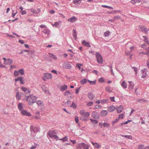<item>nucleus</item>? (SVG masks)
<instances>
[{
  "instance_id": "64",
  "label": "nucleus",
  "mask_w": 149,
  "mask_h": 149,
  "mask_svg": "<svg viewBox=\"0 0 149 149\" xmlns=\"http://www.w3.org/2000/svg\"><path fill=\"white\" fill-rule=\"evenodd\" d=\"M80 88H77L76 90H75V93L76 94H77L78 93L79 91V90Z\"/></svg>"
},
{
  "instance_id": "60",
  "label": "nucleus",
  "mask_w": 149,
  "mask_h": 149,
  "mask_svg": "<svg viewBox=\"0 0 149 149\" xmlns=\"http://www.w3.org/2000/svg\"><path fill=\"white\" fill-rule=\"evenodd\" d=\"M141 47L145 49V48H147V47H146V45L145 44H143L142 45H141Z\"/></svg>"
},
{
  "instance_id": "40",
  "label": "nucleus",
  "mask_w": 149,
  "mask_h": 149,
  "mask_svg": "<svg viewBox=\"0 0 149 149\" xmlns=\"http://www.w3.org/2000/svg\"><path fill=\"white\" fill-rule=\"evenodd\" d=\"M88 81L91 85H95L96 84L95 80L94 81H92L90 80H88Z\"/></svg>"
},
{
  "instance_id": "36",
  "label": "nucleus",
  "mask_w": 149,
  "mask_h": 149,
  "mask_svg": "<svg viewBox=\"0 0 149 149\" xmlns=\"http://www.w3.org/2000/svg\"><path fill=\"white\" fill-rule=\"evenodd\" d=\"M22 79H23V78L22 77H18L17 78H16L15 79V82H17V81H21Z\"/></svg>"
},
{
  "instance_id": "39",
  "label": "nucleus",
  "mask_w": 149,
  "mask_h": 149,
  "mask_svg": "<svg viewBox=\"0 0 149 149\" xmlns=\"http://www.w3.org/2000/svg\"><path fill=\"white\" fill-rule=\"evenodd\" d=\"M59 22H55L54 24H53L52 25L54 27L55 26L56 27H58L59 26Z\"/></svg>"
},
{
  "instance_id": "8",
  "label": "nucleus",
  "mask_w": 149,
  "mask_h": 149,
  "mask_svg": "<svg viewBox=\"0 0 149 149\" xmlns=\"http://www.w3.org/2000/svg\"><path fill=\"white\" fill-rule=\"evenodd\" d=\"M90 115V113H88L87 114H86V115L82 116L80 117V119L82 121H86L88 119V117Z\"/></svg>"
},
{
  "instance_id": "4",
  "label": "nucleus",
  "mask_w": 149,
  "mask_h": 149,
  "mask_svg": "<svg viewBox=\"0 0 149 149\" xmlns=\"http://www.w3.org/2000/svg\"><path fill=\"white\" fill-rule=\"evenodd\" d=\"M97 62L98 63L101 64L103 62L102 57L101 54L97 52L95 54Z\"/></svg>"
},
{
  "instance_id": "25",
  "label": "nucleus",
  "mask_w": 149,
  "mask_h": 149,
  "mask_svg": "<svg viewBox=\"0 0 149 149\" xmlns=\"http://www.w3.org/2000/svg\"><path fill=\"white\" fill-rule=\"evenodd\" d=\"M73 36L74 39L76 40L77 38V33L75 29H73Z\"/></svg>"
},
{
  "instance_id": "11",
  "label": "nucleus",
  "mask_w": 149,
  "mask_h": 149,
  "mask_svg": "<svg viewBox=\"0 0 149 149\" xmlns=\"http://www.w3.org/2000/svg\"><path fill=\"white\" fill-rule=\"evenodd\" d=\"M13 60L10 58H8L6 61L4 62V63L6 65H10L13 63Z\"/></svg>"
},
{
  "instance_id": "27",
  "label": "nucleus",
  "mask_w": 149,
  "mask_h": 149,
  "mask_svg": "<svg viewBox=\"0 0 149 149\" xmlns=\"http://www.w3.org/2000/svg\"><path fill=\"white\" fill-rule=\"evenodd\" d=\"M129 88L130 90H132L134 87L133 84L132 83V81H129Z\"/></svg>"
},
{
  "instance_id": "56",
  "label": "nucleus",
  "mask_w": 149,
  "mask_h": 149,
  "mask_svg": "<svg viewBox=\"0 0 149 149\" xmlns=\"http://www.w3.org/2000/svg\"><path fill=\"white\" fill-rule=\"evenodd\" d=\"M144 146L143 145H139L138 146V148L139 149H143V148Z\"/></svg>"
},
{
  "instance_id": "33",
  "label": "nucleus",
  "mask_w": 149,
  "mask_h": 149,
  "mask_svg": "<svg viewBox=\"0 0 149 149\" xmlns=\"http://www.w3.org/2000/svg\"><path fill=\"white\" fill-rule=\"evenodd\" d=\"M121 136L122 137H125L129 139H132V137L131 135H121Z\"/></svg>"
},
{
  "instance_id": "18",
  "label": "nucleus",
  "mask_w": 149,
  "mask_h": 149,
  "mask_svg": "<svg viewBox=\"0 0 149 149\" xmlns=\"http://www.w3.org/2000/svg\"><path fill=\"white\" fill-rule=\"evenodd\" d=\"M67 86L65 84H63L61 86L59 89L61 91H64L67 89Z\"/></svg>"
},
{
  "instance_id": "22",
  "label": "nucleus",
  "mask_w": 149,
  "mask_h": 149,
  "mask_svg": "<svg viewBox=\"0 0 149 149\" xmlns=\"http://www.w3.org/2000/svg\"><path fill=\"white\" fill-rule=\"evenodd\" d=\"M31 11L33 12V13L35 14H38L40 12V9L39 8H38L35 10H33L32 9H31Z\"/></svg>"
},
{
  "instance_id": "30",
  "label": "nucleus",
  "mask_w": 149,
  "mask_h": 149,
  "mask_svg": "<svg viewBox=\"0 0 149 149\" xmlns=\"http://www.w3.org/2000/svg\"><path fill=\"white\" fill-rule=\"evenodd\" d=\"M49 56L53 59L56 60L57 59L56 57L54 55L50 53H49Z\"/></svg>"
},
{
  "instance_id": "35",
  "label": "nucleus",
  "mask_w": 149,
  "mask_h": 149,
  "mask_svg": "<svg viewBox=\"0 0 149 149\" xmlns=\"http://www.w3.org/2000/svg\"><path fill=\"white\" fill-rule=\"evenodd\" d=\"M90 120H91V122L93 124H96L98 123V122L96 120H93L92 119H90Z\"/></svg>"
},
{
  "instance_id": "5",
  "label": "nucleus",
  "mask_w": 149,
  "mask_h": 149,
  "mask_svg": "<svg viewBox=\"0 0 149 149\" xmlns=\"http://www.w3.org/2000/svg\"><path fill=\"white\" fill-rule=\"evenodd\" d=\"M91 116L95 119H99L100 117L99 113L95 111H94L92 112Z\"/></svg>"
},
{
  "instance_id": "16",
  "label": "nucleus",
  "mask_w": 149,
  "mask_h": 149,
  "mask_svg": "<svg viewBox=\"0 0 149 149\" xmlns=\"http://www.w3.org/2000/svg\"><path fill=\"white\" fill-rule=\"evenodd\" d=\"M116 109V107L113 105H111L108 108V110L109 111L112 112L114 111Z\"/></svg>"
},
{
  "instance_id": "20",
  "label": "nucleus",
  "mask_w": 149,
  "mask_h": 149,
  "mask_svg": "<svg viewBox=\"0 0 149 149\" xmlns=\"http://www.w3.org/2000/svg\"><path fill=\"white\" fill-rule=\"evenodd\" d=\"M45 77L47 79H51L52 77V75L50 73H45L44 74Z\"/></svg>"
},
{
  "instance_id": "47",
  "label": "nucleus",
  "mask_w": 149,
  "mask_h": 149,
  "mask_svg": "<svg viewBox=\"0 0 149 149\" xmlns=\"http://www.w3.org/2000/svg\"><path fill=\"white\" fill-rule=\"evenodd\" d=\"M102 6L104 8H108L111 9H113V8L112 7L106 5H102Z\"/></svg>"
},
{
  "instance_id": "32",
  "label": "nucleus",
  "mask_w": 149,
  "mask_h": 149,
  "mask_svg": "<svg viewBox=\"0 0 149 149\" xmlns=\"http://www.w3.org/2000/svg\"><path fill=\"white\" fill-rule=\"evenodd\" d=\"M16 98L17 99L19 100L21 99V95L18 92H17L16 94Z\"/></svg>"
},
{
  "instance_id": "37",
  "label": "nucleus",
  "mask_w": 149,
  "mask_h": 149,
  "mask_svg": "<svg viewBox=\"0 0 149 149\" xmlns=\"http://www.w3.org/2000/svg\"><path fill=\"white\" fill-rule=\"evenodd\" d=\"M81 0H73V2L74 4H79L81 3V2H79V1Z\"/></svg>"
},
{
  "instance_id": "49",
  "label": "nucleus",
  "mask_w": 149,
  "mask_h": 149,
  "mask_svg": "<svg viewBox=\"0 0 149 149\" xmlns=\"http://www.w3.org/2000/svg\"><path fill=\"white\" fill-rule=\"evenodd\" d=\"M103 126L104 127H109L110 125L108 123H103Z\"/></svg>"
},
{
  "instance_id": "7",
  "label": "nucleus",
  "mask_w": 149,
  "mask_h": 149,
  "mask_svg": "<svg viewBox=\"0 0 149 149\" xmlns=\"http://www.w3.org/2000/svg\"><path fill=\"white\" fill-rule=\"evenodd\" d=\"M30 130L32 134L35 133L39 130V128L37 127L31 126L30 127Z\"/></svg>"
},
{
  "instance_id": "28",
  "label": "nucleus",
  "mask_w": 149,
  "mask_h": 149,
  "mask_svg": "<svg viewBox=\"0 0 149 149\" xmlns=\"http://www.w3.org/2000/svg\"><path fill=\"white\" fill-rule=\"evenodd\" d=\"M88 113H89L88 112H86L85 110H81L80 111V113L81 115L84 116L86 115V114H87Z\"/></svg>"
},
{
  "instance_id": "38",
  "label": "nucleus",
  "mask_w": 149,
  "mask_h": 149,
  "mask_svg": "<svg viewBox=\"0 0 149 149\" xmlns=\"http://www.w3.org/2000/svg\"><path fill=\"white\" fill-rule=\"evenodd\" d=\"M143 38H145L144 41L147 44H149V42L148 40V38L146 37V36H143Z\"/></svg>"
},
{
  "instance_id": "2",
  "label": "nucleus",
  "mask_w": 149,
  "mask_h": 149,
  "mask_svg": "<svg viewBox=\"0 0 149 149\" xmlns=\"http://www.w3.org/2000/svg\"><path fill=\"white\" fill-rule=\"evenodd\" d=\"M77 149H89V145L87 143H81L76 146Z\"/></svg>"
},
{
  "instance_id": "12",
  "label": "nucleus",
  "mask_w": 149,
  "mask_h": 149,
  "mask_svg": "<svg viewBox=\"0 0 149 149\" xmlns=\"http://www.w3.org/2000/svg\"><path fill=\"white\" fill-rule=\"evenodd\" d=\"M22 90L23 91L25 94H27L28 93H30V91L29 89L25 87H22L21 88Z\"/></svg>"
},
{
  "instance_id": "53",
  "label": "nucleus",
  "mask_w": 149,
  "mask_h": 149,
  "mask_svg": "<svg viewBox=\"0 0 149 149\" xmlns=\"http://www.w3.org/2000/svg\"><path fill=\"white\" fill-rule=\"evenodd\" d=\"M101 108V106L100 105L96 106L93 109H98Z\"/></svg>"
},
{
  "instance_id": "13",
  "label": "nucleus",
  "mask_w": 149,
  "mask_h": 149,
  "mask_svg": "<svg viewBox=\"0 0 149 149\" xmlns=\"http://www.w3.org/2000/svg\"><path fill=\"white\" fill-rule=\"evenodd\" d=\"M71 65L69 63H65L63 65V68H64L70 69L71 68Z\"/></svg>"
},
{
  "instance_id": "24",
  "label": "nucleus",
  "mask_w": 149,
  "mask_h": 149,
  "mask_svg": "<svg viewBox=\"0 0 149 149\" xmlns=\"http://www.w3.org/2000/svg\"><path fill=\"white\" fill-rule=\"evenodd\" d=\"M18 108L20 111L22 110H23V106L22 104V103H19L18 105Z\"/></svg>"
},
{
  "instance_id": "48",
  "label": "nucleus",
  "mask_w": 149,
  "mask_h": 149,
  "mask_svg": "<svg viewBox=\"0 0 149 149\" xmlns=\"http://www.w3.org/2000/svg\"><path fill=\"white\" fill-rule=\"evenodd\" d=\"M70 107H71L73 108L74 109L76 108L77 107L76 104L75 103H74V102H72Z\"/></svg>"
},
{
  "instance_id": "26",
  "label": "nucleus",
  "mask_w": 149,
  "mask_h": 149,
  "mask_svg": "<svg viewBox=\"0 0 149 149\" xmlns=\"http://www.w3.org/2000/svg\"><path fill=\"white\" fill-rule=\"evenodd\" d=\"M88 80L85 78L84 79L80 81V83L81 84H86L88 81Z\"/></svg>"
},
{
  "instance_id": "23",
  "label": "nucleus",
  "mask_w": 149,
  "mask_h": 149,
  "mask_svg": "<svg viewBox=\"0 0 149 149\" xmlns=\"http://www.w3.org/2000/svg\"><path fill=\"white\" fill-rule=\"evenodd\" d=\"M121 85L122 87L124 89H125L127 88V85L125 81H123L121 84Z\"/></svg>"
},
{
  "instance_id": "29",
  "label": "nucleus",
  "mask_w": 149,
  "mask_h": 149,
  "mask_svg": "<svg viewBox=\"0 0 149 149\" xmlns=\"http://www.w3.org/2000/svg\"><path fill=\"white\" fill-rule=\"evenodd\" d=\"M36 103L39 106H42L43 105L42 102L41 100H38L36 102Z\"/></svg>"
},
{
  "instance_id": "43",
  "label": "nucleus",
  "mask_w": 149,
  "mask_h": 149,
  "mask_svg": "<svg viewBox=\"0 0 149 149\" xmlns=\"http://www.w3.org/2000/svg\"><path fill=\"white\" fill-rule=\"evenodd\" d=\"M99 82L102 83L104 82V78L103 77H101L98 79Z\"/></svg>"
},
{
  "instance_id": "45",
  "label": "nucleus",
  "mask_w": 149,
  "mask_h": 149,
  "mask_svg": "<svg viewBox=\"0 0 149 149\" xmlns=\"http://www.w3.org/2000/svg\"><path fill=\"white\" fill-rule=\"evenodd\" d=\"M58 140H62L63 142L65 141H68V138L67 136H65L63 138L61 139H59Z\"/></svg>"
},
{
  "instance_id": "14",
  "label": "nucleus",
  "mask_w": 149,
  "mask_h": 149,
  "mask_svg": "<svg viewBox=\"0 0 149 149\" xmlns=\"http://www.w3.org/2000/svg\"><path fill=\"white\" fill-rule=\"evenodd\" d=\"M108 114V111L107 110H103L101 111L100 112L101 116L103 117L106 116Z\"/></svg>"
},
{
  "instance_id": "57",
  "label": "nucleus",
  "mask_w": 149,
  "mask_h": 149,
  "mask_svg": "<svg viewBox=\"0 0 149 149\" xmlns=\"http://www.w3.org/2000/svg\"><path fill=\"white\" fill-rule=\"evenodd\" d=\"M106 90L109 92H111V90L110 88L109 87H107L106 88Z\"/></svg>"
},
{
  "instance_id": "34",
  "label": "nucleus",
  "mask_w": 149,
  "mask_h": 149,
  "mask_svg": "<svg viewBox=\"0 0 149 149\" xmlns=\"http://www.w3.org/2000/svg\"><path fill=\"white\" fill-rule=\"evenodd\" d=\"M18 71L19 74H20L21 75H23L24 74V70L23 69L19 70Z\"/></svg>"
},
{
  "instance_id": "59",
  "label": "nucleus",
  "mask_w": 149,
  "mask_h": 149,
  "mask_svg": "<svg viewBox=\"0 0 149 149\" xmlns=\"http://www.w3.org/2000/svg\"><path fill=\"white\" fill-rule=\"evenodd\" d=\"M120 18V17L119 16H115L113 17V19H118Z\"/></svg>"
},
{
  "instance_id": "55",
  "label": "nucleus",
  "mask_w": 149,
  "mask_h": 149,
  "mask_svg": "<svg viewBox=\"0 0 149 149\" xmlns=\"http://www.w3.org/2000/svg\"><path fill=\"white\" fill-rule=\"evenodd\" d=\"M95 147L97 148H98L100 147V145L97 143H95Z\"/></svg>"
},
{
  "instance_id": "6",
  "label": "nucleus",
  "mask_w": 149,
  "mask_h": 149,
  "mask_svg": "<svg viewBox=\"0 0 149 149\" xmlns=\"http://www.w3.org/2000/svg\"><path fill=\"white\" fill-rule=\"evenodd\" d=\"M141 72L142 74L141 76L142 78H145L147 77L148 75L147 74V73L148 72V71L147 68H144L143 70H141Z\"/></svg>"
},
{
  "instance_id": "63",
  "label": "nucleus",
  "mask_w": 149,
  "mask_h": 149,
  "mask_svg": "<svg viewBox=\"0 0 149 149\" xmlns=\"http://www.w3.org/2000/svg\"><path fill=\"white\" fill-rule=\"evenodd\" d=\"M110 99L111 101H112V102H115V101L114 100V97H110Z\"/></svg>"
},
{
  "instance_id": "51",
  "label": "nucleus",
  "mask_w": 149,
  "mask_h": 149,
  "mask_svg": "<svg viewBox=\"0 0 149 149\" xmlns=\"http://www.w3.org/2000/svg\"><path fill=\"white\" fill-rule=\"evenodd\" d=\"M124 114L123 113H122L119 115L118 117V119H122L123 118Z\"/></svg>"
},
{
  "instance_id": "9",
  "label": "nucleus",
  "mask_w": 149,
  "mask_h": 149,
  "mask_svg": "<svg viewBox=\"0 0 149 149\" xmlns=\"http://www.w3.org/2000/svg\"><path fill=\"white\" fill-rule=\"evenodd\" d=\"M20 112L21 114L23 115L26 116H30L31 115L30 112H27V111L25 110H23L20 111Z\"/></svg>"
},
{
  "instance_id": "62",
  "label": "nucleus",
  "mask_w": 149,
  "mask_h": 149,
  "mask_svg": "<svg viewBox=\"0 0 149 149\" xmlns=\"http://www.w3.org/2000/svg\"><path fill=\"white\" fill-rule=\"evenodd\" d=\"M70 101L69 100H68L67 102L66 103V105L69 106L70 104Z\"/></svg>"
},
{
  "instance_id": "50",
  "label": "nucleus",
  "mask_w": 149,
  "mask_h": 149,
  "mask_svg": "<svg viewBox=\"0 0 149 149\" xmlns=\"http://www.w3.org/2000/svg\"><path fill=\"white\" fill-rule=\"evenodd\" d=\"M93 102H88L87 104V106H91L93 105Z\"/></svg>"
},
{
  "instance_id": "41",
  "label": "nucleus",
  "mask_w": 149,
  "mask_h": 149,
  "mask_svg": "<svg viewBox=\"0 0 149 149\" xmlns=\"http://www.w3.org/2000/svg\"><path fill=\"white\" fill-rule=\"evenodd\" d=\"M110 32L109 31L105 32L104 33V35L105 37H107L109 36Z\"/></svg>"
},
{
  "instance_id": "52",
  "label": "nucleus",
  "mask_w": 149,
  "mask_h": 149,
  "mask_svg": "<svg viewBox=\"0 0 149 149\" xmlns=\"http://www.w3.org/2000/svg\"><path fill=\"white\" fill-rule=\"evenodd\" d=\"M75 121L77 123H78L79 122V118L77 116H76L75 117Z\"/></svg>"
},
{
  "instance_id": "61",
  "label": "nucleus",
  "mask_w": 149,
  "mask_h": 149,
  "mask_svg": "<svg viewBox=\"0 0 149 149\" xmlns=\"http://www.w3.org/2000/svg\"><path fill=\"white\" fill-rule=\"evenodd\" d=\"M101 102L102 103H106L107 101L106 100H104V99H103V100H101Z\"/></svg>"
},
{
  "instance_id": "10",
  "label": "nucleus",
  "mask_w": 149,
  "mask_h": 149,
  "mask_svg": "<svg viewBox=\"0 0 149 149\" xmlns=\"http://www.w3.org/2000/svg\"><path fill=\"white\" fill-rule=\"evenodd\" d=\"M77 20V18L75 16H73L68 19V21L71 23H73L76 22Z\"/></svg>"
},
{
  "instance_id": "58",
  "label": "nucleus",
  "mask_w": 149,
  "mask_h": 149,
  "mask_svg": "<svg viewBox=\"0 0 149 149\" xmlns=\"http://www.w3.org/2000/svg\"><path fill=\"white\" fill-rule=\"evenodd\" d=\"M108 66L110 68L111 72H112L113 70L112 68V65L111 64L110 65H108Z\"/></svg>"
},
{
  "instance_id": "54",
  "label": "nucleus",
  "mask_w": 149,
  "mask_h": 149,
  "mask_svg": "<svg viewBox=\"0 0 149 149\" xmlns=\"http://www.w3.org/2000/svg\"><path fill=\"white\" fill-rule=\"evenodd\" d=\"M139 29H140V30L143 32L144 31V28H145V26H141L139 27Z\"/></svg>"
},
{
  "instance_id": "31",
  "label": "nucleus",
  "mask_w": 149,
  "mask_h": 149,
  "mask_svg": "<svg viewBox=\"0 0 149 149\" xmlns=\"http://www.w3.org/2000/svg\"><path fill=\"white\" fill-rule=\"evenodd\" d=\"M42 90L44 92L47 93L48 91V90H47L46 87L45 85H43L42 86Z\"/></svg>"
},
{
  "instance_id": "44",
  "label": "nucleus",
  "mask_w": 149,
  "mask_h": 149,
  "mask_svg": "<svg viewBox=\"0 0 149 149\" xmlns=\"http://www.w3.org/2000/svg\"><path fill=\"white\" fill-rule=\"evenodd\" d=\"M76 67H78V68L80 70L81 69V66H82L83 64H80L77 63L76 64Z\"/></svg>"
},
{
  "instance_id": "46",
  "label": "nucleus",
  "mask_w": 149,
  "mask_h": 149,
  "mask_svg": "<svg viewBox=\"0 0 149 149\" xmlns=\"http://www.w3.org/2000/svg\"><path fill=\"white\" fill-rule=\"evenodd\" d=\"M19 73L18 71H17V70H15L14 71V74L15 76L17 77L19 75Z\"/></svg>"
},
{
  "instance_id": "3",
  "label": "nucleus",
  "mask_w": 149,
  "mask_h": 149,
  "mask_svg": "<svg viewBox=\"0 0 149 149\" xmlns=\"http://www.w3.org/2000/svg\"><path fill=\"white\" fill-rule=\"evenodd\" d=\"M56 132L54 130H49L47 134L49 137L53 139L58 140L59 137L55 135Z\"/></svg>"
},
{
  "instance_id": "15",
  "label": "nucleus",
  "mask_w": 149,
  "mask_h": 149,
  "mask_svg": "<svg viewBox=\"0 0 149 149\" xmlns=\"http://www.w3.org/2000/svg\"><path fill=\"white\" fill-rule=\"evenodd\" d=\"M82 43L85 47H91L90 43L88 42L85 41L84 40L82 41Z\"/></svg>"
},
{
  "instance_id": "1",
  "label": "nucleus",
  "mask_w": 149,
  "mask_h": 149,
  "mask_svg": "<svg viewBox=\"0 0 149 149\" xmlns=\"http://www.w3.org/2000/svg\"><path fill=\"white\" fill-rule=\"evenodd\" d=\"M37 97L35 96L32 95H29L26 97V100L27 101L30 105H32L33 104L36 102Z\"/></svg>"
},
{
  "instance_id": "17",
  "label": "nucleus",
  "mask_w": 149,
  "mask_h": 149,
  "mask_svg": "<svg viewBox=\"0 0 149 149\" xmlns=\"http://www.w3.org/2000/svg\"><path fill=\"white\" fill-rule=\"evenodd\" d=\"M123 106L122 105H120L117 108V112L120 113L123 110Z\"/></svg>"
},
{
  "instance_id": "21",
  "label": "nucleus",
  "mask_w": 149,
  "mask_h": 149,
  "mask_svg": "<svg viewBox=\"0 0 149 149\" xmlns=\"http://www.w3.org/2000/svg\"><path fill=\"white\" fill-rule=\"evenodd\" d=\"M88 98L90 99H91V100H93L95 97L94 95H93L91 93H88Z\"/></svg>"
},
{
  "instance_id": "42",
  "label": "nucleus",
  "mask_w": 149,
  "mask_h": 149,
  "mask_svg": "<svg viewBox=\"0 0 149 149\" xmlns=\"http://www.w3.org/2000/svg\"><path fill=\"white\" fill-rule=\"evenodd\" d=\"M70 93L69 91L67 90L65 92L64 95L65 96H67L68 95H69L70 94Z\"/></svg>"
},
{
  "instance_id": "19",
  "label": "nucleus",
  "mask_w": 149,
  "mask_h": 149,
  "mask_svg": "<svg viewBox=\"0 0 149 149\" xmlns=\"http://www.w3.org/2000/svg\"><path fill=\"white\" fill-rule=\"evenodd\" d=\"M42 32L48 36L50 34L49 30L47 28L44 29L42 31Z\"/></svg>"
}]
</instances>
